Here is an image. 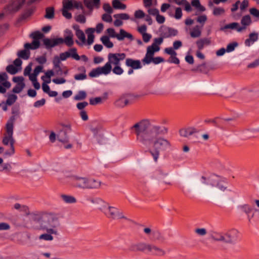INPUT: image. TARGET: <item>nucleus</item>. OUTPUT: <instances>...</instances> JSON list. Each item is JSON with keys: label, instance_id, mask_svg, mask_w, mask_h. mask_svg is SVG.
<instances>
[{"label": "nucleus", "instance_id": "nucleus-1", "mask_svg": "<svg viewBox=\"0 0 259 259\" xmlns=\"http://www.w3.org/2000/svg\"><path fill=\"white\" fill-rule=\"evenodd\" d=\"M136 136L137 141L142 145L149 147V153L154 162H157L160 152L165 151L170 147V143L167 139L159 136L164 133L166 129L162 126L152 124L151 120L143 119L136 122L132 127Z\"/></svg>", "mask_w": 259, "mask_h": 259}, {"label": "nucleus", "instance_id": "nucleus-2", "mask_svg": "<svg viewBox=\"0 0 259 259\" xmlns=\"http://www.w3.org/2000/svg\"><path fill=\"white\" fill-rule=\"evenodd\" d=\"M201 182L206 184L208 191L217 194H222L227 191V182L226 180L216 175H212L206 178L202 176Z\"/></svg>", "mask_w": 259, "mask_h": 259}, {"label": "nucleus", "instance_id": "nucleus-3", "mask_svg": "<svg viewBox=\"0 0 259 259\" xmlns=\"http://www.w3.org/2000/svg\"><path fill=\"white\" fill-rule=\"evenodd\" d=\"M238 234L239 232L236 229H232L226 232L212 230L209 232V238L214 242L233 244L237 241Z\"/></svg>", "mask_w": 259, "mask_h": 259}, {"label": "nucleus", "instance_id": "nucleus-4", "mask_svg": "<svg viewBox=\"0 0 259 259\" xmlns=\"http://www.w3.org/2000/svg\"><path fill=\"white\" fill-rule=\"evenodd\" d=\"M69 179L72 186L83 189H97L100 188L101 185L100 181L92 178L72 175L69 177Z\"/></svg>", "mask_w": 259, "mask_h": 259}, {"label": "nucleus", "instance_id": "nucleus-5", "mask_svg": "<svg viewBox=\"0 0 259 259\" xmlns=\"http://www.w3.org/2000/svg\"><path fill=\"white\" fill-rule=\"evenodd\" d=\"M98 208L108 218L113 220L126 219L123 212L116 207L112 206L105 201L99 199L97 201Z\"/></svg>", "mask_w": 259, "mask_h": 259}, {"label": "nucleus", "instance_id": "nucleus-6", "mask_svg": "<svg viewBox=\"0 0 259 259\" xmlns=\"http://www.w3.org/2000/svg\"><path fill=\"white\" fill-rule=\"evenodd\" d=\"M15 118L14 117H11L8 121L6 125V133L4 135L3 139V144L4 145H10V149L7 151L5 154L7 155H12L15 153L14 144L15 140L13 138V128L14 122Z\"/></svg>", "mask_w": 259, "mask_h": 259}, {"label": "nucleus", "instance_id": "nucleus-7", "mask_svg": "<svg viewBox=\"0 0 259 259\" xmlns=\"http://www.w3.org/2000/svg\"><path fill=\"white\" fill-rule=\"evenodd\" d=\"M163 42V39L161 37L155 38L153 40V42L151 46L147 48V52L145 57L142 60L144 64H149L150 63V59L154 57L155 53L160 50V45Z\"/></svg>", "mask_w": 259, "mask_h": 259}, {"label": "nucleus", "instance_id": "nucleus-8", "mask_svg": "<svg viewBox=\"0 0 259 259\" xmlns=\"http://www.w3.org/2000/svg\"><path fill=\"white\" fill-rule=\"evenodd\" d=\"M44 219H45L44 222H46L47 225H45L43 229L48 233L57 235L58 231L56 228L59 225L58 219L52 214L46 215Z\"/></svg>", "mask_w": 259, "mask_h": 259}, {"label": "nucleus", "instance_id": "nucleus-9", "mask_svg": "<svg viewBox=\"0 0 259 259\" xmlns=\"http://www.w3.org/2000/svg\"><path fill=\"white\" fill-rule=\"evenodd\" d=\"M112 70V66L106 63L102 67H98L93 69L90 73L89 76L91 77H95L101 74L107 75L109 74Z\"/></svg>", "mask_w": 259, "mask_h": 259}, {"label": "nucleus", "instance_id": "nucleus-10", "mask_svg": "<svg viewBox=\"0 0 259 259\" xmlns=\"http://www.w3.org/2000/svg\"><path fill=\"white\" fill-rule=\"evenodd\" d=\"M137 97L133 94L124 95L115 101V105L117 107L123 108L131 104L133 101Z\"/></svg>", "mask_w": 259, "mask_h": 259}, {"label": "nucleus", "instance_id": "nucleus-11", "mask_svg": "<svg viewBox=\"0 0 259 259\" xmlns=\"http://www.w3.org/2000/svg\"><path fill=\"white\" fill-rule=\"evenodd\" d=\"M143 232L152 240H157L161 243L165 240L164 236L159 232L153 230L150 228H144Z\"/></svg>", "mask_w": 259, "mask_h": 259}, {"label": "nucleus", "instance_id": "nucleus-12", "mask_svg": "<svg viewBox=\"0 0 259 259\" xmlns=\"http://www.w3.org/2000/svg\"><path fill=\"white\" fill-rule=\"evenodd\" d=\"M126 54L124 53H109L108 55V62L110 65H120V62L125 59Z\"/></svg>", "mask_w": 259, "mask_h": 259}, {"label": "nucleus", "instance_id": "nucleus-13", "mask_svg": "<svg viewBox=\"0 0 259 259\" xmlns=\"http://www.w3.org/2000/svg\"><path fill=\"white\" fill-rule=\"evenodd\" d=\"M59 41V45L65 44L69 47L74 45L73 34L70 30L66 29L65 31L64 38H58Z\"/></svg>", "mask_w": 259, "mask_h": 259}, {"label": "nucleus", "instance_id": "nucleus-14", "mask_svg": "<svg viewBox=\"0 0 259 259\" xmlns=\"http://www.w3.org/2000/svg\"><path fill=\"white\" fill-rule=\"evenodd\" d=\"M71 130L70 126H66V128L60 132L58 136V139L59 141L64 143V147L65 149H70L72 145L71 144H67L68 141V137L67 135L68 132Z\"/></svg>", "mask_w": 259, "mask_h": 259}, {"label": "nucleus", "instance_id": "nucleus-15", "mask_svg": "<svg viewBox=\"0 0 259 259\" xmlns=\"http://www.w3.org/2000/svg\"><path fill=\"white\" fill-rule=\"evenodd\" d=\"M24 3V0H13L7 7L8 11L12 13L17 12Z\"/></svg>", "mask_w": 259, "mask_h": 259}, {"label": "nucleus", "instance_id": "nucleus-16", "mask_svg": "<svg viewBox=\"0 0 259 259\" xmlns=\"http://www.w3.org/2000/svg\"><path fill=\"white\" fill-rule=\"evenodd\" d=\"M149 244L143 242L134 244L131 246L130 250L133 251L148 252Z\"/></svg>", "mask_w": 259, "mask_h": 259}, {"label": "nucleus", "instance_id": "nucleus-17", "mask_svg": "<svg viewBox=\"0 0 259 259\" xmlns=\"http://www.w3.org/2000/svg\"><path fill=\"white\" fill-rule=\"evenodd\" d=\"M148 252L157 256H163L165 254L164 249L151 243L149 244Z\"/></svg>", "mask_w": 259, "mask_h": 259}, {"label": "nucleus", "instance_id": "nucleus-18", "mask_svg": "<svg viewBox=\"0 0 259 259\" xmlns=\"http://www.w3.org/2000/svg\"><path fill=\"white\" fill-rule=\"evenodd\" d=\"M125 65L132 69H138L142 68L141 62L139 60H134L131 58H127L125 60Z\"/></svg>", "mask_w": 259, "mask_h": 259}, {"label": "nucleus", "instance_id": "nucleus-19", "mask_svg": "<svg viewBox=\"0 0 259 259\" xmlns=\"http://www.w3.org/2000/svg\"><path fill=\"white\" fill-rule=\"evenodd\" d=\"M251 22V17L249 15H247L243 16L241 20V23L242 26H240V27L238 28V32H241L245 30L246 27L249 26Z\"/></svg>", "mask_w": 259, "mask_h": 259}, {"label": "nucleus", "instance_id": "nucleus-20", "mask_svg": "<svg viewBox=\"0 0 259 259\" xmlns=\"http://www.w3.org/2000/svg\"><path fill=\"white\" fill-rule=\"evenodd\" d=\"M211 44V40L210 38L204 37L198 39L196 41V45L198 50H202L204 47L210 45Z\"/></svg>", "mask_w": 259, "mask_h": 259}, {"label": "nucleus", "instance_id": "nucleus-21", "mask_svg": "<svg viewBox=\"0 0 259 259\" xmlns=\"http://www.w3.org/2000/svg\"><path fill=\"white\" fill-rule=\"evenodd\" d=\"M53 63L54 65V69L57 75H61L63 74V69L61 67V61L58 56H55L54 58Z\"/></svg>", "mask_w": 259, "mask_h": 259}, {"label": "nucleus", "instance_id": "nucleus-22", "mask_svg": "<svg viewBox=\"0 0 259 259\" xmlns=\"http://www.w3.org/2000/svg\"><path fill=\"white\" fill-rule=\"evenodd\" d=\"M44 44L47 49L54 47L55 46L59 45V41L58 38L49 39L45 38L43 40Z\"/></svg>", "mask_w": 259, "mask_h": 259}, {"label": "nucleus", "instance_id": "nucleus-23", "mask_svg": "<svg viewBox=\"0 0 259 259\" xmlns=\"http://www.w3.org/2000/svg\"><path fill=\"white\" fill-rule=\"evenodd\" d=\"M84 4L89 9L92 10L94 7L99 8L100 0H84Z\"/></svg>", "mask_w": 259, "mask_h": 259}, {"label": "nucleus", "instance_id": "nucleus-24", "mask_svg": "<svg viewBox=\"0 0 259 259\" xmlns=\"http://www.w3.org/2000/svg\"><path fill=\"white\" fill-rule=\"evenodd\" d=\"M202 27L199 25H196L193 27L190 31V35L192 38L199 37L201 35Z\"/></svg>", "mask_w": 259, "mask_h": 259}, {"label": "nucleus", "instance_id": "nucleus-25", "mask_svg": "<svg viewBox=\"0 0 259 259\" xmlns=\"http://www.w3.org/2000/svg\"><path fill=\"white\" fill-rule=\"evenodd\" d=\"M177 33V30L172 28H167L161 33V36L160 37L162 38L163 39V38H167L172 36H176Z\"/></svg>", "mask_w": 259, "mask_h": 259}, {"label": "nucleus", "instance_id": "nucleus-26", "mask_svg": "<svg viewBox=\"0 0 259 259\" xmlns=\"http://www.w3.org/2000/svg\"><path fill=\"white\" fill-rule=\"evenodd\" d=\"M95 31V29L93 28H89L85 30V32L88 35L87 44L89 45H92L94 42L95 38L94 33Z\"/></svg>", "mask_w": 259, "mask_h": 259}, {"label": "nucleus", "instance_id": "nucleus-27", "mask_svg": "<svg viewBox=\"0 0 259 259\" xmlns=\"http://www.w3.org/2000/svg\"><path fill=\"white\" fill-rule=\"evenodd\" d=\"M257 39L258 33L256 32L251 33L249 35V38L245 40V45L246 46L249 47L251 44L254 43Z\"/></svg>", "mask_w": 259, "mask_h": 259}, {"label": "nucleus", "instance_id": "nucleus-28", "mask_svg": "<svg viewBox=\"0 0 259 259\" xmlns=\"http://www.w3.org/2000/svg\"><path fill=\"white\" fill-rule=\"evenodd\" d=\"M75 35L78 39L80 41L76 40V43L79 46L84 44L86 42L85 36L84 32L82 30H78L77 32H75Z\"/></svg>", "mask_w": 259, "mask_h": 259}, {"label": "nucleus", "instance_id": "nucleus-29", "mask_svg": "<svg viewBox=\"0 0 259 259\" xmlns=\"http://www.w3.org/2000/svg\"><path fill=\"white\" fill-rule=\"evenodd\" d=\"M60 197L61 199L66 203H75L76 202V198L71 195L61 194Z\"/></svg>", "mask_w": 259, "mask_h": 259}, {"label": "nucleus", "instance_id": "nucleus-30", "mask_svg": "<svg viewBox=\"0 0 259 259\" xmlns=\"http://www.w3.org/2000/svg\"><path fill=\"white\" fill-rule=\"evenodd\" d=\"M125 37L132 39L133 38V36L131 34L126 32L123 29H120V33L117 34L116 38L119 40H122Z\"/></svg>", "mask_w": 259, "mask_h": 259}, {"label": "nucleus", "instance_id": "nucleus-31", "mask_svg": "<svg viewBox=\"0 0 259 259\" xmlns=\"http://www.w3.org/2000/svg\"><path fill=\"white\" fill-rule=\"evenodd\" d=\"M55 17V9L53 7H47L46 9V14L44 17L47 19H53Z\"/></svg>", "mask_w": 259, "mask_h": 259}, {"label": "nucleus", "instance_id": "nucleus-32", "mask_svg": "<svg viewBox=\"0 0 259 259\" xmlns=\"http://www.w3.org/2000/svg\"><path fill=\"white\" fill-rule=\"evenodd\" d=\"M103 44L108 48H111L113 47V43L110 40L109 36L107 35L102 36L100 38Z\"/></svg>", "mask_w": 259, "mask_h": 259}, {"label": "nucleus", "instance_id": "nucleus-33", "mask_svg": "<svg viewBox=\"0 0 259 259\" xmlns=\"http://www.w3.org/2000/svg\"><path fill=\"white\" fill-rule=\"evenodd\" d=\"M194 132V129L190 127L182 128L179 131L180 135L184 137H188V136L191 135Z\"/></svg>", "mask_w": 259, "mask_h": 259}, {"label": "nucleus", "instance_id": "nucleus-34", "mask_svg": "<svg viewBox=\"0 0 259 259\" xmlns=\"http://www.w3.org/2000/svg\"><path fill=\"white\" fill-rule=\"evenodd\" d=\"M69 57H71L76 60H79L80 57L77 53V49L75 48H72L68 50Z\"/></svg>", "mask_w": 259, "mask_h": 259}, {"label": "nucleus", "instance_id": "nucleus-35", "mask_svg": "<svg viewBox=\"0 0 259 259\" xmlns=\"http://www.w3.org/2000/svg\"><path fill=\"white\" fill-rule=\"evenodd\" d=\"M240 27V25L237 22H233L228 24L225 25L223 27L221 28V30H225L228 29H236L238 31V28Z\"/></svg>", "mask_w": 259, "mask_h": 259}, {"label": "nucleus", "instance_id": "nucleus-36", "mask_svg": "<svg viewBox=\"0 0 259 259\" xmlns=\"http://www.w3.org/2000/svg\"><path fill=\"white\" fill-rule=\"evenodd\" d=\"M113 7L115 9L124 10L126 8V5L121 3L119 0H113L112 1Z\"/></svg>", "mask_w": 259, "mask_h": 259}, {"label": "nucleus", "instance_id": "nucleus-37", "mask_svg": "<svg viewBox=\"0 0 259 259\" xmlns=\"http://www.w3.org/2000/svg\"><path fill=\"white\" fill-rule=\"evenodd\" d=\"M82 73L80 74H75L74 75V79L77 80H84L87 78V75L85 74V68L82 67L80 69Z\"/></svg>", "mask_w": 259, "mask_h": 259}, {"label": "nucleus", "instance_id": "nucleus-38", "mask_svg": "<svg viewBox=\"0 0 259 259\" xmlns=\"http://www.w3.org/2000/svg\"><path fill=\"white\" fill-rule=\"evenodd\" d=\"M17 99V97L16 95L14 94L10 95L6 101V104L8 106H11L16 102Z\"/></svg>", "mask_w": 259, "mask_h": 259}, {"label": "nucleus", "instance_id": "nucleus-39", "mask_svg": "<svg viewBox=\"0 0 259 259\" xmlns=\"http://www.w3.org/2000/svg\"><path fill=\"white\" fill-rule=\"evenodd\" d=\"M30 52L26 50H21L18 53V56L23 59L27 60L29 58Z\"/></svg>", "mask_w": 259, "mask_h": 259}, {"label": "nucleus", "instance_id": "nucleus-40", "mask_svg": "<svg viewBox=\"0 0 259 259\" xmlns=\"http://www.w3.org/2000/svg\"><path fill=\"white\" fill-rule=\"evenodd\" d=\"M87 97V94L85 91H80L74 96V99L75 100H82Z\"/></svg>", "mask_w": 259, "mask_h": 259}, {"label": "nucleus", "instance_id": "nucleus-41", "mask_svg": "<svg viewBox=\"0 0 259 259\" xmlns=\"http://www.w3.org/2000/svg\"><path fill=\"white\" fill-rule=\"evenodd\" d=\"M12 166L8 163H4L0 166V171H5L6 173L10 172Z\"/></svg>", "mask_w": 259, "mask_h": 259}, {"label": "nucleus", "instance_id": "nucleus-42", "mask_svg": "<svg viewBox=\"0 0 259 259\" xmlns=\"http://www.w3.org/2000/svg\"><path fill=\"white\" fill-rule=\"evenodd\" d=\"M207 17L206 15H205L204 14L199 16L196 19L197 22L201 25V27L202 28L203 26V25H204V24L206 22V21H207Z\"/></svg>", "mask_w": 259, "mask_h": 259}, {"label": "nucleus", "instance_id": "nucleus-43", "mask_svg": "<svg viewBox=\"0 0 259 259\" xmlns=\"http://www.w3.org/2000/svg\"><path fill=\"white\" fill-rule=\"evenodd\" d=\"M25 87L24 83H17L16 85L13 88V92L15 93H19Z\"/></svg>", "mask_w": 259, "mask_h": 259}, {"label": "nucleus", "instance_id": "nucleus-44", "mask_svg": "<svg viewBox=\"0 0 259 259\" xmlns=\"http://www.w3.org/2000/svg\"><path fill=\"white\" fill-rule=\"evenodd\" d=\"M63 9L71 10L73 8V3L69 0H64L63 1Z\"/></svg>", "mask_w": 259, "mask_h": 259}, {"label": "nucleus", "instance_id": "nucleus-45", "mask_svg": "<svg viewBox=\"0 0 259 259\" xmlns=\"http://www.w3.org/2000/svg\"><path fill=\"white\" fill-rule=\"evenodd\" d=\"M120 65H115L113 67V68L112 69L111 71H113V72L117 75H121L123 72V70L121 68V67L120 66Z\"/></svg>", "mask_w": 259, "mask_h": 259}, {"label": "nucleus", "instance_id": "nucleus-46", "mask_svg": "<svg viewBox=\"0 0 259 259\" xmlns=\"http://www.w3.org/2000/svg\"><path fill=\"white\" fill-rule=\"evenodd\" d=\"M225 13V10L223 8H214L213 11V14L214 16L223 15Z\"/></svg>", "mask_w": 259, "mask_h": 259}, {"label": "nucleus", "instance_id": "nucleus-47", "mask_svg": "<svg viewBox=\"0 0 259 259\" xmlns=\"http://www.w3.org/2000/svg\"><path fill=\"white\" fill-rule=\"evenodd\" d=\"M52 234H43L39 236V239L45 240L47 241H51L53 239V237L51 235Z\"/></svg>", "mask_w": 259, "mask_h": 259}, {"label": "nucleus", "instance_id": "nucleus-48", "mask_svg": "<svg viewBox=\"0 0 259 259\" xmlns=\"http://www.w3.org/2000/svg\"><path fill=\"white\" fill-rule=\"evenodd\" d=\"M6 70L8 72L11 74H15L18 71L17 69L13 65H8L6 68Z\"/></svg>", "mask_w": 259, "mask_h": 259}, {"label": "nucleus", "instance_id": "nucleus-49", "mask_svg": "<svg viewBox=\"0 0 259 259\" xmlns=\"http://www.w3.org/2000/svg\"><path fill=\"white\" fill-rule=\"evenodd\" d=\"M102 98L101 97H96L90 99V104L92 105H96L102 102Z\"/></svg>", "mask_w": 259, "mask_h": 259}, {"label": "nucleus", "instance_id": "nucleus-50", "mask_svg": "<svg viewBox=\"0 0 259 259\" xmlns=\"http://www.w3.org/2000/svg\"><path fill=\"white\" fill-rule=\"evenodd\" d=\"M114 17L116 19H120L121 20H128L130 19L129 15L125 13L115 14L114 15Z\"/></svg>", "mask_w": 259, "mask_h": 259}, {"label": "nucleus", "instance_id": "nucleus-51", "mask_svg": "<svg viewBox=\"0 0 259 259\" xmlns=\"http://www.w3.org/2000/svg\"><path fill=\"white\" fill-rule=\"evenodd\" d=\"M163 62H164V59L160 57H153L150 59V63L153 62L155 64H158Z\"/></svg>", "mask_w": 259, "mask_h": 259}, {"label": "nucleus", "instance_id": "nucleus-52", "mask_svg": "<svg viewBox=\"0 0 259 259\" xmlns=\"http://www.w3.org/2000/svg\"><path fill=\"white\" fill-rule=\"evenodd\" d=\"M241 208L246 214L249 213L252 210V208L248 204H244L241 206Z\"/></svg>", "mask_w": 259, "mask_h": 259}, {"label": "nucleus", "instance_id": "nucleus-53", "mask_svg": "<svg viewBox=\"0 0 259 259\" xmlns=\"http://www.w3.org/2000/svg\"><path fill=\"white\" fill-rule=\"evenodd\" d=\"M43 34L39 31H35L31 34V36L34 40H38L41 38L43 37Z\"/></svg>", "mask_w": 259, "mask_h": 259}, {"label": "nucleus", "instance_id": "nucleus-54", "mask_svg": "<svg viewBox=\"0 0 259 259\" xmlns=\"http://www.w3.org/2000/svg\"><path fill=\"white\" fill-rule=\"evenodd\" d=\"M238 45V44L237 42H233L229 44L227 46L226 48V52H231L234 50L236 47H237Z\"/></svg>", "mask_w": 259, "mask_h": 259}, {"label": "nucleus", "instance_id": "nucleus-55", "mask_svg": "<svg viewBox=\"0 0 259 259\" xmlns=\"http://www.w3.org/2000/svg\"><path fill=\"white\" fill-rule=\"evenodd\" d=\"M106 32L109 35V37L116 38L117 33L115 32V30L113 28H108L106 30Z\"/></svg>", "mask_w": 259, "mask_h": 259}, {"label": "nucleus", "instance_id": "nucleus-56", "mask_svg": "<svg viewBox=\"0 0 259 259\" xmlns=\"http://www.w3.org/2000/svg\"><path fill=\"white\" fill-rule=\"evenodd\" d=\"M134 16L136 18L141 19L145 17V13L143 11L139 10L135 11Z\"/></svg>", "mask_w": 259, "mask_h": 259}, {"label": "nucleus", "instance_id": "nucleus-57", "mask_svg": "<svg viewBox=\"0 0 259 259\" xmlns=\"http://www.w3.org/2000/svg\"><path fill=\"white\" fill-rule=\"evenodd\" d=\"M195 232L199 236H204L207 234V231L205 228H197Z\"/></svg>", "mask_w": 259, "mask_h": 259}, {"label": "nucleus", "instance_id": "nucleus-58", "mask_svg": "<svg viewBox=\"0 0 259 259\" xmlns=\"http://www.w3.org/2000/svg\"><path fill=\"white\" fill-rule=\"evenodd\" d=\"M46 100L45 99H42L40 100H38L36 101L34 103V106L36 108H38L44 106L45 104Z\"/></svg>", "mask_w": 259, "mask_h": 259}, {"label": "nucleus", "instance_id": "nucleus-59", "mask_svg": "<svg viewBox=\"0 0 259 259\" xmlns=\"http://www.w3.org/2000/svg\"><path fill=\"white\" fill-rule=\"evenodd\" d=\"M249 12L251 15L256 18H259V10L256 8H252L250 9Z\"/></svg>", "mask_w": 259, "mask_h": 259}, {"label": "nucleus", "instance_id": "nucleus-60", "mask_svg": "<svg viewBox=\"0 0 259 259\" xmlns=\"http://www.w3.org/2000/svg\"><path fill=\"white\" fill-rule=\"evenodd\" d=\"M58 57L60 61H65L67 58H69V53H68L67 51L62 53L60 54V56Z\"/></svg>", "mask_w": 259, "mask_h": 259}, {"label": "nucleus", "instance_id": "nucleus-61", "mask_svg": "<svg viewBox=\"0 0 259 259\" xmlns=\"http://www.w3.org/2000/svg\"><path fill=\"white\" fill-rule=\"evenodd\" d=\"M102 19L104 21L107 22H111L112 18L110 15L108 14H104L102 15Z\"/></svg>", "mask_w": 259, "mask_h": 259}, {"label": "nucleus", "instance_id": "nucleus-62", "mask_svg": "<svg viewBox=\"0 0 259 259\" xmlns=\"http://www.w3.org/2000/svg\"><path fill=\"white\" fill-rule=\"evenodd\" d=\"M88 105V103L87 102H80L78 103L76 105L77 108L81 110H83V109L86 107Z\"/></svg>", "mask_w": 259, "mask_h": 259}, {"label": "nucleus", "instance_id": "nucleus-63", "mask_svg": "<svg viewBox=\"0 0 259 259\" xmlns=\"http://www.w3.org/2000/svg\"><path fill=\"white\" fill-rule=\"evenodd\" d=\"M164 52L165 53L170 55V56L173 55H177V53L174 50V49L172 48H166L164 50Z\"/></svg>", "mask_w": 259, "mask_h": 259}, {"label": "nucleus", "instance_id": "nucleus-64", "mask_svg": "<svg viewBox=\"0 0 259 259\" xmlns=\"http://www.w3.org/2000/svg\"><path fill=\"white\" fill-rule=\"evenodd\" d=\"M76 21L81 23H84L86 21L85 17L83 15H78L76 17Z\"/></svg>", "mask_w": 259, "mask_h": 259}]
</instances>
